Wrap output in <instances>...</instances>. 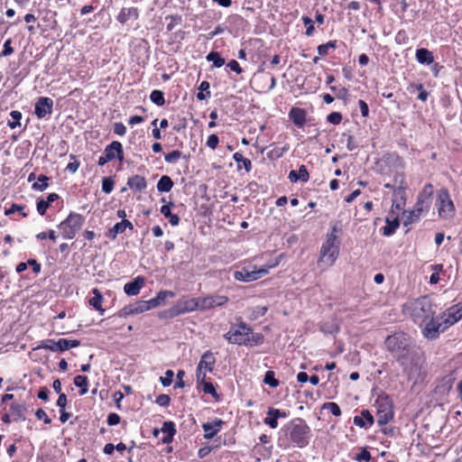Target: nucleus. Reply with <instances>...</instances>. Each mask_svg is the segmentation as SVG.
<instances>
[{"instance_id":"obj_5","label":"nucleus","mask_w":462,"mask_h":462,"mask_svg":"<svg viewBox=\"0 0 462 462\" xmlns=\"http://www.w3.org/2000/svg\"><path fill=\"white\" fill-rule=\"evenodd\" d=\"M385 346L400 361L402 356H407L415 352V345L412 338L403 332H397L388 336L385 339Z\"/></svg>"},{"instance_id":"obj_18","label":"nucleus","mask_w":462,"mask_h":462,"mask_svg":"<svg viewBox=\"0 0 462 462\" xmlns=\"http://www.w3.org/2000/svg\"><path fill=\"white\" fill-rule=\"evenodd\" d=\"M104 154L106 156V159L110 161H113L115 158L123 161L124 151L122 143L118 141H113L105 148Z\"/></svg>"},{"instance_id":"obj_55","label":"nucleus","mask_w":462,"mask_h":462,"mask_svg":"<svg viewBox=\"0 0 462 462\" xmlns=\"http://www.w3.org/2000/svg\"><path fill=\"white\" fill-rule=\"evenodd\" d=\"M174 373L172 370H167L164 376L160 377V381L163 386H170L172 383Z\"/></svg>"},{"instance_id":"obj_2","label":"nucleus","mask_w":462,"mask_h":462,"mask_svg":"<svg viewBox=\"0 0 462 462\" xmlns=\"http://www.w3.org/2000/svg\"><path fill=\"white\" fill-rule=\"evenodd\" d=\"M403 313L420 327L426 326L435 319V310L431 299L428 296L410 300L402 307Z\"/></svg>"},{"instance_id":"obj_9","label":"nucleus","mask_w":462,"mask_h":462,"mask_svg":"<svg viewBox=\"0 0 462 462\" xmlns=\"http://www.w3.org/2000/svg\"><path fill=\"white\" fill-rule=\"evenodd\" d=\"M280 261L275 259L271 263L262 266L260 268L254 267V270L250 271L246 268L242 269L241 271H236L234 273V278L236 281L249 282L253 281H256L263 276L266 275L269 273V270L276 267L279 264Z\"/></svg>"},{"instance_id":"obj_7","label":"nucleus","mask_w":462,"mask_h":462,"mask_svg":"<svg viewBox=\"0 0 462 462\" xmlns=\"http://www.w3.org/2000/svg\"><path fill=\"white\" fill-rule=\"evenodd\" d=\"M310 430L304 420L298 419L291 422L290 439L299 448L309 444Z\"/></svg>"},{"instance_id":"obj_64","label":"nucleus","mask_w":462,"mask_h":462,"mask_svg":"<svg viewBox=\"0 0 462 462\" xmlns=\"http://www.w3.org/2000/svg\"><path fill=\"white\" fill-rule=\"evenodd\" d=\"M232 71H235L237 74H241L243 72L242 68L239 63L236 60H231L226 65Z\"/></svg>"},{"instance_id":"obj_59","label":"nucleus","mask_w":462,"mask_h":462,"mask_svg":"<svg viewBox=\"0 0 462 462\" xmlns=\"http://www.w3.org/2000/svg\"><path fill=\"white\" fill-rule=\"evenodd\" d=\"M155 402L162 407H167L170 405L171 398L168 394H160L157 396Z\"/></svg>"},{"instance_id":"obj_48","label":"nucleus","mask_w":462,"mask_h":462,"mask_svg":"<svg viewBox=\"0 0 462 462\" xmlns=\"http://www.w3.org/2000/svg\"><path fill=\"white\" fill-rule=\"evenodd\" d=\"M115 182L111 178L105 177L102 180V191L109 194L114 189Z\"/></svg>"},{"instance_id":"obj_39","label":"nucleus","mask_w":462,"mask_h":462,"mask_svg":"<svg viewBox=\"0 0 462 462\" xmlns=\"http://www.w3.org/2000/svg\"><path fill=\"white\" fill-rule=\"evenodd\" d=\"M206 59L208 61H212L216 68H220L225 64V59H223L217 51L209 52Z\"/></svg>"},{"instance_id":"obj_35","label":"nucleus","mask_w":462,"mask_h":462,"mask_svg":"<svg viewBox=\"0 0 462 462\" xmlns=\"http://www.w3.org/2000/svg\"><path fill=\"white\" fill-rule=\"evenodd\" d=\"M424 211H417V208L416 206H414V208L412 210H410V211H404L403 212V217H404V220H403V225L405 226L411 225V223L419 220L420 215L423 213Z\"/></svg>"},{"instance_id":"obj_61","label":"nucleus","mask_w":462,"mask_h":462,"mask_svg":"<svg viewBox=\"0 0 462 462\" xmlns=\"http://www.w3.org/2000/svg\"><path fill=\"white\" fill-rule=\"evenodd\" d=\"M218 137L217 134H210L207 140V146L211 150H215L218 144Z\"/></svg>"},{"instance_id":"obj_8","label":"nucleus","mask_w":462,"mask_h":462,"mask_svg":"<svg viewBox=\"0 0 462 462\" xmlns=\"http://www.w3.org/2000/svg\"><path fill=\"white\" fill-rule=\"evenodd\" d=\"M398 363L402 367V371L406 374L409 380L417 381L421 371V365L417 350L406 357L402 356Z\"/></svg>"},{"instance_id":"obj_41","label":"nucleus","mask_w":462,"mask_h":462,"mask_svg":"<svg viewBox=\"0 0 462 462\" xmlns=\"http://www.w3.org/2000/svg\"><path fill=\"white\" fill-rule=\"evenodd\" d=\"M150 99L152 103H154L155 105H157L159 106H163L165 103L163 92L161 90H157V89L152 91V93L150 95Z\"/></svg>"},{"instance_id":"obj_24","label":"nucleus","mask_w":462,"mask_h":462,"mask_svg":"<svg viewBox=\"0 0 462 462\" xmlns=\"http://www.w3.org/2000/svg\"><path fill=\"white\" fill-rule=\"evenodd\" d=\"M289 116L295 125L302 127L306 123V112L300 107H293L289 113Z\"/></svg>"},{"instance_id":"obj_43","label":"nucleus","mask_w":462,"mask_h":462,"mask_svg":"<svg viewBox=\"0 0 462 462\" xmlns=\"http://www.w3.org/2000/svg\"><path fill=\"white\" fill-rule=\"evenodd\" d=\"M263 383L272 388H276L279 385V381L275 378L273 371H267L264 374Z\"/></svg>"},{"instance_id":"obj_49","label":"nucleus","mask_w":462,"mask_h":462,"mask_svg":"<svg viewBox=\"0 0 462 462\" xmlns=\"http://www.w3.org/2000/svg\"><path fill=\"white\" fill-rule=\"evenodd\" d=\"M175 296V293L171 291H161L156 295V300L161 306L164 301L167 300V298H173Z\"/></svg>"},{"instance_id":"obj_13","label":"nucleus","mask_w":462,"mask_h":462,"mask_svg":"<svg viewBox=\"0 0 462 462\" xmlns=\"http://www.w3.org/2000/svg\"><path fill=\"white\" fill-rule=\"evenodd\" d=\"M80 345V341L77 339L60 338L58 341L47 339L42 341L37 348L48 349L52 352H63L70 348L77 347Z\"/></svg>"},{"instance_id":"obj_28","label":"nucleus","mask_w":462,"mask_h":462,"mask_svg":"<svg viewBox=\"0 0 462 462\" xmlns=\"http://www.w3.org/2000/svg\"><path fill=\"white\" fill-rule=\"evenodd\" d=\"M127 185L131 189L141 191L147 186L146 180L141 175H134L127 180Z\"/></svg>"},{"instance_id":"obj_3","label":"nucleus","mask_w":462,"mask_h":462,"mask_svg":"<svg viewBox=\"0 0 462 462\" xmlns=\"http://www.w3.org/2000/svg\"><path fill=\"white\" fill-rule=\"evenodd\" d=\"M339 248L340 240L337 236V229L336 226H333L320 247L318 266L321 271H326L334 265L339 255Z\"/></svg>"},{"instance_id":"obj_21","label":"nucleus","mask_w":462,"mask_h":462,"mask_svg":"<svg viewBox=\"0 0 462 462\" xmlns=\"http://www.w3.org/2000/svg\"><path fill=\"white\" fill-rule=\"evenodd\" d=\"M374 422V417L368 410H363L359 416L354 417L355 425L360 428H369Z\"/></svg>"},{"instance_id":"obj_33","label":"nucleus","mask_w":462,"mask_h":462,"mask_svg":"<svg viewBox=\"0 0 462 462\" xmlns=\"http://www.w3.org/2000/svg\"><path fill=\"white\" fill-rule=\"evenodd\" d=\"M234 161L237 163V168L241 169L242 167L249 172L252 170V162L249 159L243 156L240 152H235L233 155Z\"/></svg>"},{"instance_id":"obj_63","label":"nucleus","mask_w":462,"mask_h":462,"mask_svg":"<svg viewBox=\"0 0 462 462\" xmlns=\"http://www.w3.org/2000/svg\"><path fill=\"white\" fill-rule=\"evenodd\" d=\"M120 422V416L117 413L111 412L107 416V424L109 426L117 425Z\"/></svg>"},{"instance_id":"obj_32","label":"nucleus","mask_w":462,"mask_h":462,"mask_svg":"<svg viewBox=\"0 0 462 462\" xmlns=\"http://www.w3.org/2000/svg\"><path fill=\"white\" fill-rule=\"evenodd\" d=\"M10 411L11 415L14 417V420H25L24 412L26 411V407L24 404L14 402L10 406Z\"/></svg>"},{"instance_id":"obj_47","label":"nucleus","mask_w":462,"mask_h":462,"mask_svg":"<svg viewBox=\"0 0 462 462\" xmlns=\"http://www.w3.org/2000/svg\"><path fill=\"white\" fill-rule=\"evenodd\" d=\"M263 423L268 425L271 429H276L278 427V420L274 414L271 412L269 409L267 416L263 419Z\"/></svg>"},{"instance_id":"obj_11","label":"nucleus","mask_w":462,"mask_h":462,"mask_svg":"<svg viewBox=\"0 0 462 462\" xmlns=\"http://www.w3.org/2000/svg\"><path fill=\"white\" fill-rule=\"evenodd\" d=\"M376 419L380 426L386 425L393 419L392 401L388 397H380L376 400Z\"/></svg>"},{"instance_id":"obj_51","label":"nucleus","mask_w":462,"mask_h":462,"mask_svg":"<svg viewBox=\"0 0 462 462\" xmlns=\"http://www.w3.org/2000/svg\"><path fill=\"white\" fill-rule=\"evenodd\" d=\"M266 312H267V307H263V306L254 307L252 310V313L250 315V319H256L259 317L264 316Z\"/></svg>"},{"instance_id":"obj_25","label":"nucleus","mask_w":462,"mask_h":462,"mask_svg":"<svg viewBox=\"0 0 462 462\" xmlns=\"http://www.w3.org/2000/svg\"><path fill=\"white\" fill-rule=\"evenodd\" d=\"M216 362V358L211 351L205 352L198 365V367L207 371V372H212L214 368V365Z\"/></svg>"},{"instance_id":"obj_27","label":"nucleus","mask_w":462,"mask_h":462,"mask_svg":"<svg viewBox=\"0 0 462 462\" xmlns=\"http://www.w3.org/2000/svg\"><path fill=\"white\" fill-rule=\"evenodd\" d=\"M416 60L420 64H432L434 62L433 53L425 48H420L416 51Z\"/></svg>"},{"instance_id":"obj_44","label":"nucleus","mask_w":462,"mask_h":462,"mask_svg":"<svg viewBox=\"0 0 462 462\" xmlns=\"http://www.w3.org/2000/svg\"><path fill=\"white\" fill-rule=\"evenodd\" d=\"M209 87H210V85L208 81H202L200 83V86H199L200 92L198 93V95H197V98L199 100H204L208 97H210V92L208 91Z\"/></svg>"},{"instance_id":"obj_52","label":"nucleus","mask_w":462,"mask_h":462,"mask_svg":"<svg viewBox=\"0 0 462 462\" xmlns=\"http://www.w3.org/2000/svg\"><path fill=\"white\" fill-rule=\"evenodd\" d=\"M202 391L205 393L211 394L217 400L219 398L214 385L209 382H206V383H202Z\"/></svg>"},{"instance_id":"obj_42","label":"nucleus","mask_w":462,"mask_h":462,"mask_svg":"<svg viewBox=\"0 0 462 462\" xmlns=\"http://www.w3.org/2000/svg\"><path fill=\"white\" fill-rule=\"evenodd\" d=\"M125 231V226L121 222L116 223L113 227L107 231V236L115 240L119 234H123Z\"/></svg>"},{"instance_id":"obj_62","label":"nucleus","mask_w":462,"mask_h":462,"mask_svg":"<svg viewBox=\"0 0 462 462\" xmlns=\"http://www.w3.org/2000/svg\"><path fill=\"white\" fill-rule=\"evenodd\" d=\"M35 416L38 420H43L44 423L50 424L51 420L48 417L45 411L42 409H38L35 412Z\"/></svg>"},{"instance_id":"obj_15","label":"nucleus","mask_w":462,"mask_h":462,"mask_svg":"<svg viewBox=\"0 0 462 462\" xmlns=\"http://www.w3.org/2000/svg\"><path fill=\"white\" fill-rule=\"evenodd\" d=\"M228 300L227 296L218 294L199 297L200 310L205 311L217 307H223Z\"/></svg>"},{"instance_id":"obj_19","label":"nucleus","mask_w":462,"mask_h":462,"mask_svg":"<svg viewBox=\"0 0 462 462\" xmlns=\"http://www.w3.org/2000/svg\"><path fill=\"white\" fill-rule=\"evenodd\" d=\"M224 421L220 419H217L212 422L203 423L202 429L204 430V439H213L221 430Z\"/></svg>"},{"instance_id":"obj_6","label":"nucleus","mask_w":462,"mask_h":462,"mask_svg":"<svg viewBox=\"0 0 462 462\" xmlns=\"http://www.w3.org/2000/svg\"><path fill=\"white\" fill-rule=\"evenodd\" d=\"M85 222V217L75 212H70L69 216L60 223L58 227L61 230V235L65 239H72L81 229Z\"/></svg>"},{"instance_id":"obj_40","label":"nucleus","mask_w":462,"mask_h":462,"mask_svg":"<svg viewBox=\"0 0 462 462\" xmlns=\"http://www.w3.org/2000/svg\"><path fill=\"white\" fill-rule=\"evenodd\" d=\"M49 178L43 174L38 177V181L32 184V189L39 191L45 190L49 186Z\"/></svg>"},{"instance_id":"obj_20","label":"nucleus","mask_w":462,"mask_h":462,"mask_svg":"<svg viewBox=\"0 0 462 462\" xmlns=\"http://www.w3.org/2000/svg\"><path fill=\"white\" fill-rule=\"evenodd\" d=\"M144 285V278L138 276L133 282H127L124 286V291L128 296H135Z\"/></svg>"},{"instance_id":"obj_37","label":"nucleus","mask_w":462,"mask_h":462,"mask_svg":"<svg viewBox=\"0 0 462 462\" xmlns=\"http://www.w3.org/2000/svg\"><path fill=\"white\" fill-rule=\"evenodd\" d=\"M161 213L169 219L171 226H178L180 223V217L176 214H172L171 211V205H163L161 208Z\"/></svg>"},{"instance_id":"obj_29","label":"nucleus","mask_w":462,"mask_h":462,"mask_svg":"<svg viewBox=\"0 0 462 462\" xmlns=\"http://www.w3.org/2000/svg\"><path fill=\"white\" fill-rule=\"evenodd\" d=\"M59 199V195L57 193H50L47 197V199H40L37 202V211L41 216H43L46 213L47 208L50 205Z\"/></svg>"},{"instance_id":"obj_17","label":"nucleus","mask_w":462,"mask_h":462,"mask_svg":"<svg viewBox=\"0 0 462 462\" xmlns=\"http://www.w3.org/2000/svg\"><path fill=\"white\" fill-rule=\"evenodd\" d=\"M149 310V306L146 305L145 300H139L134 304L125 306L121 309L117 315L120 318H125L130 315H136Z\"/></svg>"},{"instance_id":"obj_12","label":"nucleus","mask_w":462,"mask_h":462,"mask_svg":"<svg viewBox=\"0 0 462 462\" xmlns=\"http://www.w3.org/2000/svg\"><path fill=\"white\" fill-rule=\"evenodd\" d=\"M436 207L441 218H449L453 216L455 207L448 189H442L437 194Z\"/></svg>"},{"instance_id":"obj_14","label":"nucleus","mask_w":462,"mask_h":462,"mask_svg":"<svg viewBox=\"0 0 462 462\" xmlns=\"http://www.w3.org/2000/svg\"><path fill=\"white\" fill-rule=\"evenodd\" d=\"M433 186L430 183L426 184L420 191L415 206L417 211L428 212L430 208L433 195Z\"/></svg>"},{"instance_id":"obj_16","label":"nucleus","mask_w":462,"mask_h":462,"mask_svg":"<svg viewBox=\"0 0 462 462\" xmlns=\"http://www.w3.org/2000/svg\"><path fill=\"white\" fill-rule=\"evenodd\" d=\"M53 100L50 97H41L35 103L34 113L38 118H43L52 113Z\"/></svg>"},{"instance_id":"obj_30","label":"nucleus","mask_w":462,"mask_h":462,"mask_svg":"<svg viewBox=\"0 0 462 462\" xmlns=\"http://www.w3.org/2000/svg\"><path fill=\"white\" fill-rule=\"evenodd\" d=\"M93 297L89 299V304L97 311L100 315H104L105 310L102 308L103 295L100 291L97 288L92 290Z\"/></svg>"},{"instance_id":"obj_10","label":"nucleus","mask_w":462,"mask_h":462,"mask_svg":"<svg viewBox=\"0 0 462 462\" xmlns=\"http://www.w3.org/2000/svg\"><path fill=\"white\" fill-rule=\"evenodd\" d=\"M200 310L199 298L180 299L167 310L169 318Z\"/></svg>"},{"instance_id":"obj_4","label":"nucleus","mask_w":462,"mask_h":462,"mask_svg":"<svg viewBox=\"0 0 462 462\" xmlns=\"http://www.w3.org/2000/svg\"><path fill=\"white\" fill-rule=\"evenodd\" d=\"M229 344L253 346L262 342L263 337L254 334L252 328L244 321L232 325L229 331L224 335Z\"/></svg>"},{"instance_id":"obj_26","label":"nucleus","mask_w":462,"mask_h":462,"mask_svg":"<svg viewBox=\"0 0 462 462\" xmlns=\"http://www.w3.org/2000/svg\"><path fill=\"white\" fill-rule=\"evenodd\" d=\"M291 182H297L299 180L307 182L310 175L305 165H300L298 171H291L288 176Z\"/></svg>"},{"instance_id":"obj_54","label":"nucleus","mask_w":462,"mask_h":462,"mask_svg":"<svg viewBox=\"0 0 462 462\" xmlns=\"http://www.w3.org/2000/svg\"><path fill=\"white\" fill-rule=\"evenodd\" d=\"M14 51V48L12 47V39H7L4 43V49L0 53V57L10 56Z\"/></svg>"},{"instance_id":"obj_46","label":"nucleus","mask_w":462,"mask_h":462,"mask_svg":"<svg viewBox=\"0 0 462 462\" xmlns=\"http://www.w3.org/2000/svg\"><path fill=\"white\" fill-rule=\"evenodd\" d=\"M10 116L13 121H8V125L10 128L14 129L20 125V120L22 118V113L16 110H14L10 113Z\"/></svg>"},{"instance_id":"obj_50","label":"nucleus","mask_w":462,"mask_h":462,"mask_svg":"<svg viewBox=\"0 0 462 462\" xmlns=\"http://www.w3.org/2000/svg\"><path fill=\"white\" fill-rule=\"evenodd\" d=\"M181 155L182 153L180 151L175 150L172 151L171 152L165 154L164 160L168 163H174L181 157Z\"/></svg>"},{"instance_id":"obj_36","label":"nucleus","mask_w":462,"mask_h":462,"mask_svg":"<svg viewBox=\"0 0 462 462\" xmlns=\"http://www.w3.org/2000/svg\"><path fill=\"white\" fill-rule=\"evenodd\" d=\"M156 187L160 192H169L173 187V181L169 176L163 175L158 180Z\"/></svg>"},{"instance_id":"obj_22","label":"nucleus","mask_w":462,"mask_h":462,"mask_svg":"<svg viewBox=\"0 0 462 462\" xmlns=\"http://www.w3.org/2000/svg\"><path fill=\"white\" fill-rule=\"evenodd\" d=\"M139 17L138 9L136 7L122 8L119 12L116 20L124 24L129 20H137Z\"/></svg>"},{"instance_id":"obj_45","label":"nucleus","mask_w":462,"mask_h":462,"mask_svg":"<svg viewBox=\"0 0 462 462\" xmlns=\"http://www.w3.org/2000/svg\"><path fill=\"white\" fill-rule=\"evenodd\" d=\"M322 410H327L330 411L334 416H340L341 410L340 407L336 402H326L322 405Z\"/></svg>"},{"instance_id":"obj_31","label":"nucleus","mask_w":462,"mask_h":462,"mask_svg":"<svg viewBox=\"0 0 462 462\" xmlns=\"http://www.w3.org/2000/svg\"><path fill=\"white\" fill-rule=\"evenodd\" d=\"M399 226L400 222L398 218L390 219L387 217L385 226L382 228V234L385 236H390L396 231Z\"/></svg>"},{"instance_id":"obj_34","label":"nucleus","mask_w":462,"mask_h":462,"mask_svg":"<svg viewBox=\"0 0 462 462\" xmlns=\"http://www.w3.org/2000/svg\"><path fill=\"white\" fill-rule=\"evenodd\" d=\"M456 378L453 374H449L442 378L439 384L437 386L439 392L448 393L452 388Z\"/></svg>"},{"instance_id":"obj_56","label":"nucleus","mask_w":462,"mask_h":462,"mask_svg":"<svg viewBox=\"0 0 462 462\" xmlns=\"http://www.w3.org/2000/svg\"><path fill=\"white\" fill-rule=\"evenodd\" d=\"M358 462H369L371 460V454L366 448H363L355 457Z\"/></svg>"},{"instance_id":"obj_38","label":"nucleus","mask_w":462,"mask_h":462,"mask_svg":"<svg viewBox=\"0 0 462 462\" xmlns=\"http://www.w3.org/2000/svg\"><path fill=\"white\" fill-rule=\"evenodd\" d=\"M74 384L80 388L79 394L85 395L88 391V377L85 375H77L74 377Z\"/></svg>"},{"instance_id":"obj_53","label":"nucleus","mask_w":462,"mask_h":462,"mask_svg":"<svg viewBox=\"0 0 462 462\" xmlns=\"http://www.w3.org/2000/svg\"><path fill=\"white\" fill-rule=\"evenodd\" d=\"M301 20H302L304 25L307 27L306 32H305L306 35L311 36L315 31V28L313 25V21L309 16H302Z\"/></svg>"},{"instance_id":"obj_23","label":"nucleus","mask_w":462,"mask_h":462,"mask_svg":"<svg viewBox=\"0 0 462 462\" xmlns=\"http://www.w3.org/2000/svg\"><path fill=\"white\" fill-rule=\"evenodd\" d=\"M163 437L162 442L163 444H170L173 440V437L176 434L175 424L173 421H164L161 429Z\"/></svg>"},{"instance_id":"obj_1","label":"nucleus","mask_w":462,"mask_h":462,"mask_svg":"<svg viewBox=\"0 0 462 462\" xmlns=\"http://www.w3.org/2000/svg\"><path fill=\"white\" fill-rule=\"evenodd\" d=\"M462 319V303L455 304L430 320L422 328V336L429 340L437 339L440 333L445 332L448 328Z\"/></svg>"},{"instance_id":"obj_58","label":"nucleus","mask_w":462,"mask_h":462,"mask_svg":"<svg viewBox=\"0 0 462 462\" xmlns=\"http://www.w3.org/2000/svg\"><path fill=\"white\" fill-rule=\"evenodd\" d=\"M327 120L330 124L338 125L342 120V115L339 112H332L328 116Z\"/></svg>"},{"instance_id":"obj_57","label":"nucleus","mask_w":462,"mask_h":462,"mask_svg":"<svg viewBox=\"0 0 462 462\" xmlns=\"http://www.w3.org/2000/svg\"><path fill=\"white\" fill-rule=\"evenodd\" d=\"M69 158L73 160V162L68 163L66 170L71 173H75L79 167V162L77 161L76 156L73 154H70Z\"/></svg>"},{"instance_id":"obj_60","label":"nucleus","mask_w":462,"mask_h":462,"mask_svg":"<svg viewBox=\"0 0 462 462\" xmlns=\"http://www.w3.org/2000/svg\"><path fill=\"white\" fill-rule=\"evenodd\" d=\"M114 133L119 136H124L126 133L125 125L121 122H116L113 125Z\"/></svg>"}]
</instances>
